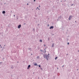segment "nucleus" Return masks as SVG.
<instances>
[{"instance_id":"obj_7","label":"nucleus","mask_w":79,"mask_h":79,"mask_svg":"<svg viewBox=\"0 0 79 79\" xmlns=\"http://www.w3.org/2000/svg\"><path fill=\"white\" fill-rule=\"evenodd\" d=\"M54 44H53L52 45V47H54Z\"/></svg>"},{"instance_id":"obj_17","label":"nucleus","mask_w":79,"mask_h":79,"mask_svg":"<svg viewBox=\"0 0 79 79\" xmlns=\"http://www.w3.org/2000/svg\"><path fill=\"white\" fill-rule=\"evenodd\" d=\"M37 8H39V7H37Z\"/></svg>"},{"instance_id":"obj_10","label":"nucleus","mask_w":79,"mask_h":79,"mask_svg":"<svg viewBox=\"0 0 79 79\" xmlns=\"http://www.w3.org/2000/svg\"><path fill=\"white\" fill-rule=\"evenodd\" d=\"M40 58V57H39V56H38L37 57V58L38 59H39Z\"/></svg>"},{"instance_id":"obj_1","label":"nucleus","mask_w":79,"mask_h":79,"mask_svg":"<svg viewBox=\"0 0 79 79\" xmlns=\"http://www.w3.org/2000/svg\"><path fill=\"white\" fill-rule=\"evenodd\" d=\"M71 18H72V16H70L69 18V20H70Z\"/></svg>"},{"instance_id":"obj_11","label":"nucleus","mask_w":79,"mask_h":79,"mask_svg":"<svg viewBox=\"0 0 79 79\" xmlns=\"http://www.w3.org/2000/svg\"><path fill=\"white\" fill-rule=\"evenodd\" d=\"M39 68H40V65H39Z\"/></svg>"},{"instance_id":"obj_25","label":"nucleus","mask_w":79,"mask_h":79,"mask_svg":"<svg viewBox=\"0 0 79 79\" xmlns=\"http://www.w3.org/2000/svg\"><path fill=\"white\" fill-rule=\"evenodd\" d=\"M78 52H79V51H78Z\"/></svg>"},{"instance_id":"obj_6","label":"nucleus","mask_w":79,"mask_h":79,"mask_svg":"<svg viewBox=\"0 0 79 79\" xmlns=\"http://www.w3.org/2000/svg\"><path fill=\"white\" fill-rule=\"evenodd\" d=\"M34 65L35 66H38V65H37V64L36 63Z\"/></svg>"},{"instance_id":"obj_4","label":"nucleus","mask_w":79,"mask_h":79,"mask_svg":"<svg viewBox=\"0 0 79 79\" xmlns=\"http://www.w3.org/2000/svg\"><path fill=\"white\" fill-rule=\"evenodd\" d=\"M31 67V65H29L28 66V67L27 68V69H29V68Z\"/></svg>"},{"instance_id":"obj_12","label":"nucleus","mask_w":79,"mask_h":79,"mask_svg":"<svg viewBox=\"0 0 79 79\" xmlns=\"http://www.w3.org/2000/svg\"><path fill=\"white\" fill-rule=\"evenodd\" d=\"M69 43H68V45H69Z\"/></svg>"},{"instance_id":"obj_3","label":"nucleus","mask_w":79,"mask_h":79,"mask_svg":"<svg viewBox=\"0 0 79 79\" xmlns=\"http://www.w3.org/2000/svg\"><path fill=\"white\" fill-rule=\"evenodd\" d=\"M50 29H53V27L52 26L51 27H50Z\"/></svg>"},{"instance_id":"obj_16","label":"nucleus","mask_w":79,"mask_h":79,"mask_svg":"<svg viewBox=\"0 0 79 79\" xmlns=\"http://www.w3.org/2000/svg\"><path fill=\"white\" fill-rule=\"evenodd\" d=\"M14 16H15V15H14Z\"/></svg>"},{"instance_id":"obj_22","label":"nucleus","mask_w":79,"mask_h":79,"mask_svg":"<svg viewBox=\"0 0 79 79\" xmlns=\"http://www.w3.org/2000/svg\"><path fill=\"white\" fill-rule=\"evenodd\" d=\"M0 46H1V45H0Z\"/></svg>"},{"instance_id":"obj_14","label":"nucleus","mask_w":79,"mask_h":79,"mask_svg":"<svg viewBox=\"0 0 79 79\" xmlns=\"http://www.w3.org/2000/svg\"><path fill=\"white\" fill-rule=\"evenodd\" d=\"M27 5H29V4H28V3H27Z\"/></svg>"},{"instance_id":"obj_19","label":"nucleus","mask_w":79,"mask_h":79,"mask_svg":"<svg viewBox=\"0 0 79 79\" xmlns=\"http://www.w3.org/2000/svg\"><path fill=\"white\" fill-rule=\"evenodd\" d=\"M39 7H40V6H39Z\"/></svg>"},{"instance_id":"obj_8","label":"nucleus","mask_w":79,"mask_h":79,"mask_svg":"<svg viewBox=\"0 0 79 79\" xmlns=\"http://www.w3.org/2000/svg\"><path fill=\"white\" fill-rule=\"evenodd\" d=\"M40 42H42V40H40Z\"/></svg>"},{"instance_id":"obj_23","label":"nucleus","mask_w":79,"mask_h":79,"mask_svg":"<svg viewBox=\"0 0 79 79\" xmlns=\"http://www.w3.org/2000/svg\"><path fill=\"white\" fill-rule=\"evenodd\" d=\"M48 55H49V54H48Z\"/></svg>"},{"instance_id":"obj_9","label":"nucleus","mask_w":79,"mask_h":79,"mask_svg":"<svg viewBox=\"0 0 79 79\" xmlns=\"http://www.w3.org/2000/svg\"><path fill=\"white\" fill-rule=\"evenodd\" d=\"M57 58H58L57 57H56L55 58V60H56V59H57Z\"/></svg>"},{"instance_id":"obj_2","label":"nucleus","mask_w":79,"mask_h":79,"mask_svg":"<svg viewBox=\"0 0 79 79\" xmlns=\"http://www.w3.org/2000/svg\"><path fill=\"white\" fill-rule=\"evenodd\" d=\"M21 25H19L18 27V28H19L21 27Z\"/></svg>"},{"instance_id":"obj_24","label":"nucleus","mask_w":79,"mask_h":79,"mask_svg":"<svg viewBox=\"0 0 79 79\" xmlns=\"http://www.w3.org/2000/svg\"><path fill=\"white\" fill-rule=\"evenodd\" d=\"M0 63H1L0 62Z\"/></svg>"},{"instance_id":"obj_18","label":"nucleus","mask_w":79,"mask_h":79,"mask_svg":"<svg viewBox=\"0 0 79 79\" xmlns=\"http://www.w3.org/2000/svg\"><path fill=\"white\" fill-rule=\"evenodd\" d=\"M57 69H58V68H57Z\"/></svg>"},{"instance_id":"obj_5","label":"nucleus","mask_w":79,"mask_h":79,"mask_svg":"<svg viewBox=\"0 0 79 79\" xmlns=\"http://www.w3.org/2000/svg\"><path fill=\"white\" fill-rule=\"evenodd\" d=\"M2 13L3 14H5V11H3Z\"/></svg>"},{"instance_id":"obj_13","label":"nucleus","mask_w":79,"mask_h":79,"mask_svg":"<svg viewBox=\"0 0 79 79\" xmlns=\"http://www.w3.org/2000/svg\"><path fill=\"white\" fill-rule=\"evenodd\" d=\"M34 2H35V0H34Z\"/></svg>"},{"instance_id":"obj_15","label":"nucleus","mask_w":79,"mask_h":79,"mask_svg":"<svg viewBox=\"0 0 79 79\" xmlns=\"http://www.w3.org/2000/svg\"><path fill=\"white\" fill-rule=\"evenodd\" d=\"M41 69H42L41 68Z\"/></svg>"},{"instance_id":"obj_20","label":"nucleus","mask_w":79,"mask_h":79,"mask_svg":"<svg viewBox=\"0 0 79 79\" xmlns=\"http://www.w3.org/2000/svg\"><path fill=\"white\" fill-rule=\"evenodd\" d=\"M47 60H48V59H47Z\"/></svg>"},{"instance_id":"obj_21","label":"nucleus","mask_w":79,"mask_h":79,"mask_svg":"<svg viewBox=\"0 0 79 79\" xmlns=\"http://www.w3.org/2000/svg\"><path fill=\"white\" fill-rule=\"evenodd\" d=\"M39 10H40L39 9Z\"/></svg>"}]
</instances>
